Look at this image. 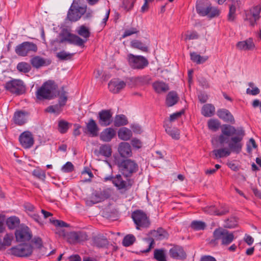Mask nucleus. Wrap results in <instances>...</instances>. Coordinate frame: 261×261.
Listing matches in <instances>:
<instances>
[{"mask_svg":"<svg viewBox=\"0 0 261 261\" xmlns=\"http://www.w3.org/2000/svg\"><path fill=\"white\" fill-rule=\"evenodd\" d=\"M64 106L59 102L58 104L48 107L46 109V111L50 113L59 114L62 111V107Z\"/></svg>","mask_w":261,"mask_h":261,"instance_id":"42","label":"nucleus"},{"mask_svg":"<svg viewBox=\"0 0 261 261\" xmlns=\"http://www.w3.org/2000/svg\"><path fill=\"white\" fill-rule=\"evenodd\" d=\"M217 116L225 122H230L232 124L235 123L233 115L227 109H221L217 111Z\"/></svg>","mask_w":261,"mask_h":261,"instance_id":"28","label":"nucleus"},{"mask_svg":"<svg viewBox=\"0 0 261 261\" xmlns=\"http://www.w3.org/2000/svg\"><path fill=\"white\" fill-rule=\"evenodd\" d=\"M235 127L228 124H224L222 127V134L219 136V142L221 144H224L226 140L229 138L237 135L238 130Z\"/></svg>","mask_w":261,"mask_h":261,"instance_id":"11","label":"nucleus"},{"mask_svg":"<svg viewBox=\"0 0 261 261\" xmlns=\"http://www.w3.org/2000/svg\"><path fill=\"white\" fill-rule=\"evenodd\" d=\"M257 147L255 140L253 138L249 139V142L247 144V150L248 152L250 153L253 149Z\"/></svg>","mask_w":261,"mask_h":261,"instance_id":"62","label":"nucleus"},{"mask_svg":"<svg viewBox=\"0 0 261 261\" xmlns=\"http://www.w3.org/2000/svg\"><path fill=\"white\" fill-rule=\"evenodd\" d=\"M213 153L215 155V159H218L228 156L231 154V152L227 148H222L218 149H214L213 151Z\"/></svg>","mask_w":261,"mask_h":261,"instance_id":"36","label":"nucleus"},{"mask_svg":"<svg viewBox=\"0 0 261 261\" xmlns=\"http://www.w3.org/2000/svg\"><path fill=\"white\" fill-rule=\"evenodd\" d=\"M98 122L99 124L102 126H107L110 125L112 121V113L110 110H103L98 113Z\"/></svg>","mask_w":261,"mask_h":261,"instance_id":"16","label":"nucleus"},{"mask_svg":"<svg viewBox=\"0 0 261 261\" xmlns=\"http://www.w3.org/2000/svg\"><path fill=\"white\" fill-rule=\"evenodd\" d=\"M12 236L9 234H6L4 239L3 241L2 242V245L3 248H5L6 246H9L11 244L12 242Z\"/></svg>","mask_w":261,"mask_h":261,"instance_id":"59","label":"nucleus"},{"mask_svg":"<svg viewBox=\"0 0 261 261\" xmlns=\"http://www.w3.org/2000/svg\"><path fill=\"white\" fill-rule=\"evenodd\" d=\"M206 2V0H200L197 2L196 6L197 13L202 16H207L211 19L218 17L220 14V10Z\"/></svg>","mask_w":261,"mask_h":261,"instance_id":"1","label":"nucleus"},{"mask_svg":"<svg viewBox=\"0 0 261 261\" xmlns=\"http://www.w3.org/2000/svg\"><path fill=\"white\" fill-rule=\"evenodd\" d=\"M57 86L53 81L45 82L38 91L37 97L38 99H51L57 96Z\"/></svg>","mask_w":261,"mask_h":261,"instance_id":"4","label":"nucleus"},{"mask_svg":"<svg viewBox=\"0 0 261 261\" xmlns=\"http://www.w3.org/2000/svg\"><path fill=\"white\" fill-rule=\"evenodd\" d=\"M64 41H67L71 44H73L79 46H83L84 43L86 42V40L83 39L79 36L72 34H69L67 37L62 39L60 41V42H63Z\"/></svg>","mask_w":261,"mask_h":261,"instance_id":"26","label":"nucleus"},{"mask_svg":"<svg viewBox=\"0 0 261 261\" xmlns=\"http://www.w3.org/2000/svg\"><path fill=\"white\" fill-rule=\"evenodd\" d=\"M154 258L158 261H167L165 251L162 249L154 250Z\"/></svg>","mask_w":261,"mask_h":261,"instance_id":"47","label":"nucleus"},{"mask_svg":"<svg viewBox=\"0 0 261 261\" xmlns=\"http://www.w3.org/2000/svg\"><path fill=\"white\" fill-rule=\"evenodd\" d=\"M131 143L134 148H136L137 149L140 148L142 145L141 141L137 138L133 139L131 141Z\"/></svg>","mask_w":261,"mask_h":261,"instance_id":"64","label":"nucleus"},{"mask_svg":"<svg viewBox=\"0 0 261 261\" xmlns=\"http://www.w3.org/2000/svg\"><path fill=\"white\" fill-rule=\"evenodd\" d=\"M130 46L134 48H136L141 50L143 52L148 51L147 46L144 43L138 40H132L130 42Z\"/></svg>","mask_w":261,"mask_h":261,"instance_id":"39","label":"nucleus"},{"mask_svg":"<svg viewBox=\"0 0 261 261\" xmlns=\"http://www.w3.org/2000/svg\"><path fill=\"white\" fill-rule=\"evenodd\" d=\"M66 238L69 243L74 244L87 240L88 236L84 231H71L67 234Z\"/></svg>","mask_w":261,"mask_h":261,"instance_id":"14","label":"nucleus"},{"mask_svg":"<svg viewBox=\"0 0 261 261\" xmlns=\"http://www.w3.org/2000/svg\"><path fill=\"white\" fill-rule=\"evenodd\" d=\"M179 97L175 91H170L166 96V104L168 107H172L178 101Z\"/></svg>","mask_w":261,"mask_h":261,"instance_id":"31","label":"nucleus"},{"mask_svg":"<svg viewBox=\"0 0 261 261\" xmlns=\"http://www.w3.org/2000/svg\"><path fill=\"white\" fill-rule=\"evenodd\" d=\"M34 176L40 179L44 180L45 178V173L43 170L36 168L34 170Z\"/></svg>","mask_w":261,"mask_h":261,"instance_id":"61","label":"nucleus"},{"mask_svg":"<svg viewBox=\"0 0 261 261\" xmlns=\"http://www.w3.org/2000/svg\"><path fill=\"white\" fill-rule=\"evenodd\" d=\"M132 218L137 229L147 228L150 225V222L146 214L141 210L134 211L132 214Z\"/></svg>","mask_w":261,"mask_h":261,"instance_id":"7","label":"nucleus"},{"mask_svg":"<svg viewBox=\"0 0 261 261\" xmlns=\"http://www.w3.org/2000/svg\"><path fill=\"white\" fill-rule=\"evenodd\" d=\"M99 154L106 157L109 158L111 156L112 149L111 146L109 144H102L99 147Z\"/></svg>","mask_w":261,"mask_h":261,"instance_id":"37","label":"nucleus"},{"mask_svg":"<svg viewBox=\"0 0 261 261\" xmlns=\"http://www.w3.org/2000/svg\"><path fill=\"white\" fill-rule=\"evenodd\" d=\"M236 47L241 50H248L253 49L254 47V44L252 39L249 38L246 40L238 42Z\"/></svg>","mask_w":261,"mask_h":261,"instance_id":"30","label":"nucleus"},{"mask_svg":"<svg viewBox=\"0 0 261 261\" xmlns=\"http://www.w3.org/2000/svg\"><path fill=\"white\" fill-rule=\"evenodd\" d=\"M119 172L125 177H130L138 170V165L134 160L125 159L117 163Z\"/></svg>","mask_w":261,"mask_h":261,"instance_id":"2","label":"nucleus"},{"mask_svg":"<svg viewBox=\"0 0 261 261\" xmlns=\"http://www.w3.org/2000/svg\"><path fill=\"white\" fill-rule=\"evenodd\" d=\"M50 222L57 227H67L69 226V224L62 220L50 219Z\"/></svg>","mask_w":261,"mask_h":261,"instance_id":"58","label":"nucleus"},{"mask_svg":"<svg viewBox=\"0 0 261 261\" xmlns=\"http://www.w3.org/2000/svg\"><path fill=\"white\" fill-rule=\"evenodd\" d=\"M15 236L16 240L18 242L29 241L32 237L31 231L30 228L23 225H21L16 228Z\"/></svg>","mask_w":261,"mask_h":261,"instance_id":"10","label":"nucleus"},{"mask_svg":"<svg viewBox=\"0 0 261 261\" xmlns=\"http://www.w3.org/2000/svg\"><path fill=\"white\" fill-rule=\"evenodd\" d=\"M125 86V82L119 79L112 80L108 84L109 90L113 93H119Z\"/></svg>","mask_w":261,"mask_h":261,"instance_id":"21","label":"nucleus"},{"mask_svg":"<svg viewBox=\"0 0 261 261\" xmlns=\"http://www.w3.org/2000/svg\"><path fill=\"white\" fill-rule=\"evenodd\" d=\"M153 235L155 239L159 240L167 239L168 237V233L162 228H159L154 231Z\"/></svg>","mask_w":261,"mask_h":261,"instance_id":"43","label":"nucleus"},{"mask_svg":"<svg viewBox=\"0 0 261 261\" xmlns=\"http://www.w3.org/2000/svg\"><path fill=\"white\" fill-rule=\"evenodd\" d=\"M19 141L21 146L26 149L33 146V135L29 131H24L19 137Z\"/></svg>","mask_w":261,"mask_h":261,"instance_id":"18","label":"nucleus"},{"mask_svg":"<svg viewBox=\"0 0 261 261\" xmlns=\"http://www.w3.org/2000/svg\"><path fill=\"white\" fill-rule=\"evenodd\" d=\"M73 170L74 166L72 163L70 162H67L62 166L61 168V170L65 173L71 172L72 171H73Z\"/></svg>","mask_w":261,"mask_h":261,"instance_id":"57","label":"nucleus"},{"mask_svg":"<svg viewBox=\"0 0 261 261\" xmlns=\"http://www.w3.org/2000/svg\"><path fill=\"white\" fill-rule=\"evenodd\" d=\"M166 132L173 139L179 140L180 138V131L176 127H166Z\"/></svg>","mask_w":261,"mask_h":261,"instance_id":"40","label":"nucleus"},{"mask_svg":"<svg viewBox=\"0 0 261 261\" xmlns=\"http://www.w3.org/2000/svg\"><path fill=\"white\" fill-rule=\"evenodd\" d=\"M30 114L25 111L18 110L14 113L12 121L16 125L21 126L27 123Z\"/></svg>","mask_w":261,"mask_h":261,"instance_id":"17","label":"nucleus"},{"mask_svg":"<svg viewBox=\"0 0 261 261\" xmlns=\"http://www.w3.org/2000/svg\"><path fill=\"white\" fill-rule=\"evenodd\" d=\"M128 62L129 66L135 69H142L148 64L147 60L142 56H135L132 54L128 55Z\"/></svg>","mask_w":261,"mask_h":261,"instance_id":"9","label":"nucleus"},{"mask_svg":"<svg viewBox=\"0 0 261 261\" xmlns=\"http://www.w3.org/2000/svg\"><path fill=\"white\" fill-rule=\"evenodd\" d=\"M33 50V43L29 42H23L17 45L15 49L16 54L21 57H25Z\"/></svg>","mask_w":261,"mask_h":261,"instance_id":"19","label":"nucleus"},{"mask_svg":"<svg viewBox=\"0 0 261 261\" xmlns=\"http://www.w3.org/2000/svg\"><path fill=\"white\" fill-rule=\"evenodd\" d=\"M118 151L122 158H129L132 155V148L127 142H121L118 147Z\"/></svg>","mask_w":261,"mask_h":261,"instance_id":"25","label":"nucleus"},{"mask_svg":"<svg viewBox=\"0 0 261 261\" xmlns=\"http://www.w3.org/2000/svg\"><path fill=\"white\" fill-rule=\"evenodd\" d=\"M135 0H122L121 8L124 10L128 11L134 7Z\"/></svg>","mask_w":261,"mask_h":261,"instance_id":"53","label":"nucleus"},{"mask_svg":"<svg viewBox=\"0 0 261 261\" xmlns=\"http://www.w3.org/2000/svg\"><path fill=\"white\" fill-rule=\"evenodd\" d=\"M108 243V240L106 238L95 237L93 238V244L97 247H104Z\"/></svg>","mask_w":261,"mask_h":261,"instance_id":"46","label":"nucleus"},{"mask_svg":"<svg viewBox=\"0 0 261 261\" xmlns=\"http://www.w3.org/2000/svg\"><path fill=\"white\" fill-rule=\"evenodd\" d=\"M248 85L249 88H247L246 90L247 94L255 96L259 93V89L257 87L254 86V84L253 83L250 82L249 83Z\"/></svg>","mask_w":261,"mask_h":261,"instance_id":"49","label":"nucleus"},{"mask_svg":"<svg viewBox=\"0 0 261 261\" xmlns=\"http://www.w3.org/2000/svg\"><path fill=\"white\" fill-rule=\"evenodd\" d=\"M209 129L213 131H216L220 127V123L217 120L211 119L207 123Z\"/></svg>","mask_w":261,"mask_h":261,"instance_id":"55","label":"nucleus"},{"mask_svg":"<svg viewBox=\"0 0 261 261\" xmlns=\"http://www.w3.org/2000/svg\"><path fill=\"white\" fill-rule=\"evenodd\" d=\"M245 135L244 130L242 128H240L238 130L237 135L226 140L225 143L228 144L227 148L230 150V152L239 154L241 152L243 147L242 140Z\"/></svg>","mask_w":261,"mask_h":261,"instance_id":"3","label":"nucleus"},{"mask_svg":"<svg viewBox=\"0 0 261 261\" xmlns=\"http://www.w3.org/2000/svg\"><path fill=\"white\" fill-rule=\"evenodd\" d=\"M118 136L120 139L127 141L132 137V132L127 128L122 127L118 130Z\"/></svg>","mask_w":261,"mask_h":261,"instance_id":"35","label":"nucleus"},{"mask_svg":"<svg viewBox=\"0 0 261 261\" xmlns=\"http://www.w3.org/2000/svg\"><path fill=\"white\" fill-rule=\"evenodd\" d=\"M203 211L210 215L217 216H222L225 215L228 212L227 207H221L220 209L217 208L214 205L206 206L203 208Z\"/></svg>","mask_w":261,"mask_h":261,"instance_id":"27","label":"nucleus"},{"mask_svg":"<svg viewBox=\"0 0 261 261\" xmlns=\"http://www.w3.org/2000/svg\"><path fill=\"white\" fill-rule=\"evenodd\" d=\"M98 126L95 121L93 119H90L88 122L86 123V127L84 129V132L85 133L92 137H94L98 136Z\"/></svg>","mask_w":261,"mask_h":261,"instance_id":"22","label":"nucleus"},{"mask_svg":"<svg viewBox=\"0 0 261 261\" xmlns=\"http://www.w3.org/2000/svg\"><path fill=\"white\" fill-rule=\"evenodd\" d=\"M213 236L216 240H221V244L224 245H229L234 238L232 232L222 228L216 229L214 231Z\"/></svg>","mask_w":261,"mask_h":261,"instance_id":"8","label":"nucleus"},{"mask_svg":"<svg viewBox=\"0 0 261 261\" xmlns=\"http://www.w3.org/2000/svg\"><path fill=\"white\" fill-rule=\"evenodd\" d=\"M138 30L135 28H131L129 29L125 30L122 37L123 38H126L128 36H131L133 34L138 33Z\"/></svg>","mask_w":261,"mask_h":261,"instance_id":"60","label":"nucleus"},{"mask_svg":"<svg viewBox=\"0 0 261 261\" xmlns=\"http://www.w3.org/2000/svg\"><path fill=\"white\" fill-rule=\"evenodd\" d=\"M19 218L15 216L10 217L6 221V224L10 229H14L19 225Z\"/></svg>","mask_w":261,"mask_h":261,"instance_id":"41","label":"nucleus"},{"mask_svg":"<svg viewBox=\"0 0 261 261\" xmlns=\"http://www.w3.org/2000/svg\"><path fill=\"white\" fill-rule=\"evenodd\" d=\"M47 253V248L43 245L42 239L34 238V259H40Z\"/></svg>","mask_w":261,"mask_h":261,"instance_id":"13","label":"nucleus"},{"mask_svg":"<svg viewBox=\"0 0 261 261\" xmlns=\"http://www.w3.org/2000/svg\"><path fill=\"white\" fill-rule=\"evenodd\" d=\"M5 89L17 95L23 94L25 92V86L23 82L20 80L13 79L6 83Z\"/></svg>","mask_w":261,"mask_h":261,"instance_id":"6","label":"nucleus"},{"mask_svg":"<svg viewBox=\"0 0 261 261\" xmlns=\"http://www.w3.org/2000/svg\"><path fill=\"white\" fill-rule=\"evenodd\" d=\"M191 227L196 230H203L206 225L204 222L200 221H193L191 224Z\"/></svg>","mask_w":261,"mask_h":261,"instance_id":"52","label":"nucleus"},{"mask_svg":"<svg viewBox=\"0 0 261 261\" xmlns=\"http://www.w3.org/2000/svg\"><path fill=\"white\" fill-rule=\"evenodd\" d=\"M73 55V54H70L69 53H67L65 51H62L59 53H58L57 54V57L62 60H67L70 59L72 56Z\"/></svg>","mask_w":261,"mask_h":261,"instance_id":"56","label":"nucleus"},{"mask_svg":"<svg viewBox=\"0 0 261 261\" xmlns=\"http://www.w3.org/2000/svg\"><path fill=\"white\" fill-rule=\"evenodd\" d=\"M17 69L21 72L27 73L31 69V67L29 64L26 62L19 63L17 65Z\"/></svg>","mask_w":261,"mask_h":261,"instance_id":"51","label":"nucleus"},{"mask_svg":"<svg viewBox=\"0 0 261 261\" xmlns=\"http://www.w3.org/2000/svg\"><path fill=\"white\" fill-rule=\"evenodd\" d=\"M241 2L239 0H232V4L229 6L228 19L232 21L235 19V13L237 8L239 7Z\"/></svg>","mask_w":261,"mask_h":261,"instance_id":"33","label":"nucleus"},{"mask_svg":"<svg viewBox=\"0 0 261 261\" xmlns=\"http://www.w3.org/2000/svg\"><path fill=\"white\" fill-rule=\"evenodd\" d=\"M70 125V124L65 120H59L58 122L59 131L62 134H64L67 132Z\"/></svg>","mask_w":261,"mask_h":261,"instance_id":"48","label":"nucleus"},{"mask_svg":"<svg viewBox=\"0 0 261 261\" xmlns=\"http://www.w3.org/2000/svg\"><path fill=\"white\" fill-rule=\"evenodd\" d=\"M135 241L136 238L134 235L127 234L123 238L122 244L124 246L128 247L133 245Z\"/></svg>","mask_w":261,"mask_h":261,"instance_id":"50","label":"nucleus"},{"mask_svg":"<svg viewBox=\"0 0 261 261\" xmlns=\"http://www.w3.org/2000/svg\"><path fill=\"white\" fill-rule=\"evenodd\" d=\"M116 135V130L112 127L104 129L100 134L99 138L105 142H110Z\"/></svg>","mask_w":261,"mask_h":261,"instance_id":"24","label":"nucleus"},{"mask_svg":"<svg viewBox=\"0 0 261 261\" xmlns=\"http://www.w3.org/2000/svg\"><path fill=\"white\" fill-rule=\"evenodd\" d=\"M152 87L154 91L158 93L166 92L169 89L168 84L161 81L154 82L152 84Z\"/></svg>","mask_w":261,"mask_h":261,"instance_id":"32","label":"nucleus"},{"mask_svg":"<svg viewBox=\"0 0 261 261\" xmlns=\"http://www.w3.org/2000/svg\"><path fill=\"white\" fill-rule=\"evenodd\" d=\"M11 253L18 257H24L30 255L33 252V247L30 245L20 244L10 249Z\"/></svg>","mask_w":261,"mask_h":261,"instance_id":"12","label":"nucleus"},{"mask_svg":"<svg viewBox=\"0 0 261 261\" xmlns=\"http://www.w3.org/2000/svg\"><path fill=\"white\" fill-rule=\"evenodd\" d=\"M80 0H74L71 4L68 13L67 18L69 20L75 22L79 20L86 12L87 6L80 5L79 2Z\"/></svg>","mask_w":261,"mask_h":261,"instance_id":"5","label":"nucleus"},{"mask_svg":"<svg viewBox=\"0 0 261 261\" xmlns=\"http://www.w3.org/2000/svg\"><path fill=\"white\" fill-rule=\"evenodd\" d=\"M49 62H46V61L42 58L37 56L34 57V67L39 68L42 66H45L49 65Z\"/></svg>","mask_w":261,"mask_h":261,"instance_id":"44","label":"nucleus"},{"mask_svg":"<svg viewBox=\"0 0 261 261\" xmlns=\"http://www.w3.org/2000/svg\"><path fill=\"white\" fill-rule=\"evenodd\" d=\"M198 38V35L196 32H188L186 34L185 40L196 39Z\"/></svg>","mask_w":261,"mask_h":261,"instance_id":"63","label":"nucleus"},{"mask_svg":"<svg viewBox=\"0 0 261 261\" xmlns=\"http://www.w3.org/2000/svg\"><path fill=\"white\" fill-rule=\"evenodd\" d=\"M109 197V195L105 191L100 192L95 191L91 196L90 202L92 204L97 203L104 200Z\"/></svg>","mask_w":261,"mask_h":261,"instance_id":"29","label":"nucleus"},{"mask_svg":"<svg viewBox=\"0 0 261 261\" xmlns=\"http://www.w3.org/2000/svg\"><path fill=\"white\" fill-rule=\"evenodd\" d=\"M169 255L171 257L176 259H184L187 255L183 248L180 246H174L169 250Z\"/></svg>","mask_w":261,"mask_h":261,"instance_id":"23","label":"nucleus"},{"mask_svg":"<svg viewBox=\"0 0 261 261\" xmlns=\"http://www.w3.org/2000/svg\"><path fill=\"white\" fill-rule=\"evenodd\" d=\"M56 95L59 97V102L65 105L67 100V96L66 92L64 90L63 88L58 92L57 91Z\"/></svg>","mask_w":261,"mask_h":261,"instance_id":"54","label":"nucleus"},{"mask_svg":"<svg viewBox=\"0 0 261 261\" xmlns=\"http://www.w3.org/2000/svg\"><path fill=\"white\" fill-rule=\"evenodd\" d=\"M113 184L119 190H126L132 185V181L127 179L126 181L124 180L121 175L118 174L114 177Z\"/></svg>","mask_w":261,"mask_h":261,"instance_id":"20","label":"nucleus"},{"mask_svg":"<svg viewBox=\"0 0 261 261\" xmlns=\"http://www.w3.org/2000/svg\"><path fill=\"white\" fill-rule=\"evenodd\" d=\"M76 32L80 36L83 37L84 38L83 39L86 40L87 41L88 38L90 36V32L89 29L87 27L82 25L78 27L76 29Z\"/></svg>","mask_w":261,"mask_h":261,"instance_id":"38","label":"nucleus"},{"mask_svg":"<svg viewBox=\"0 0 261 261\" xmlns=\"http://www.w3.org/2000/svg\"><path fill=\"white\" fill-rule=\"evenodd\" d=\"M127 123L126 117L124 115H119L115 117L114 125L116 126H121Z\"/></svg>","mask_w":261,"mask_h":261,"instance_id":"45","label":"nucleus"},{"mask_svg":"<svg viewBox=\"0 0 261 261\" xmlns=\"http://www.w3.org/2000/svg\"><path fill=\"white\" fill-rule=\"evenodd\" d=\"M260 10V6H256L246 12L245 19L249 21L250 25L253 26L255 25L256 20L259 19Z\"/></svg>","mask_w":261,"mask_h":261,"instance_id":"15","label":"nucleus"},{"mask_svg":"<svg viewBox=\"0 0 261 261\" xmlns=\"http://www.w3.org/2000/svg\"><path fill=\"white\" fill-rule=\"evenodd\" d=\"M215 108L211 103H207L203 105L201 109L202 115L206 117L212 116L215 114Z\"/></svg>","mask_w":261,"mask_h":261,"instance_id":"34","label":"nucleus"}]
</instances>
